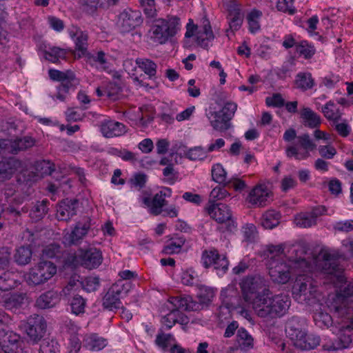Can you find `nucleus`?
I'll list each match as a JSON object with an SVG mask.
<instances>
[{"instance_id":"f257e3e1","label":"nucleus","mask_w":353,"mask_h":353,"mask_svg":"<svg viewBox=\"0 0 353 353\" xmlns=\"http://www.w3.org/2000/svg\"><path fill=\"white\" fill-rule=\"evenodd\" d=\"M317 266L326 274L327 282L339 288L330 299L329 307L341 318L347 319L353 325V283L346 284L343 269L339 262L336 253L322 250L318 256Z\"/></svg>"},{"instance_id":"f03ea898","label":"nucleus","mask_w":353,"mask_h":353,"mask_svg":"<svg viewBox=\"0 0 353 353\" xmlns=\"http://www.w3.org/2000/svg\"><path fill=\"white\" fill-rule=\"evenodd\" d=\"M290 297L285 294L272 295L269 291L259 296L253 302L252 308L259 317L272 320L284 316L290 308Z\"/></svg>"},{"instance_id":"7ed1b4c3","label":"nucleus","mask_w":353,"mask_h":353,"mask_svg":"<svg viewBox=\"0 0 353 353\" xmlns=\"http://www.w3.org/2000/svg\"><path fill=\"white\" fill-rule=\"evenodd\" d=\"M296 139L294 145L288 146L285 153L288 157H294L296 160L301 161L307 159L310 156V152L314 150L316 145L310 139L307 133L296 137V130L293 128L287 130L283 134V139L285 141H291Z\"/></svg>"},{"instance_id":"20e7f679","label":"nucleus","mask_w":353,"mask_h":353,"mask_svg":"<svg viewBox=\"0 0 353 353\" xmlns=\"http://www.w3.org/2000/svg\"><path fill=\"white\" fill-rule=\"evenodd\" d=\"M180 18L168 15L166 19H158L151 28V39L159 43H165L180 30Z\"/></svg>"},{"instance_id":"39448f33","label":"nucleus","mask_w":353,"mask_h":353,"mask_svg":"<svg viewBox=\"0 0 353 353\" xmlns=\"http://www.w3.org/2000/svg\"><path fill=\"white\" fill-rule=\"evenodd\" d=\"M292 295L301 304L312 305L319 301L316 287L312 285L311 279L305 275L296 277L292 286Z\"/></svg>"},{"instance_id":"423d86ee","label":"nucleus","mask_w":353,"mask_h":353,"mask_svg":"<svg viewBox=\"0 0 353 353\" xmlns=\"http://www.w3.org/2000/svg\"><path fill=\"white\" fill-rule=\"evenodd\" d=\"M268 281L260 274L248 276L241 283L243 297L245 302L252 304L259 296L269 292Z\"/></svg>"},{"instance_id":"0eeeda50","label":"nucleus","mask_w":353,"mask_h":353,"mask_svg":"<svg viewBox=\"0 0 353 353\" xmlns=\"http://www.w3.org/2000/svg\"><path fill=\"white\" fill-rule=\"evenodd\" d=\"M237 109V105L233 102H227L221 110L216 111L214 108H209L206 110V117L211 126L216 130L225 131L230 127V121L233 118Z\"/></svg>"},{"instance_id":"6e6552de","label":"nucleus","mask_w":353,"mask_h":353,"mask_svg":"<svg viewBox=\"0 0 353 353\" xmlns=\"http://www.w3.org/2000/svg\"><path fill=\"white\" fill-rule=\"evenodd\" d=\"M132 288L131 281L118 280L108 290L103 298L102 305L104 309L115 311L122 305L121 299L125 297Z\"/></svg>"},{"instance_id":"1a4fd4ad","label":"nucleus","mask_w":353,"mask_h":353,"mask_svg":"<svg viewBox=\"0 0 353 353\" xmlns=\"http://www.w3.org/2000/svg\"><path fill=\"white\" fill-rule=\"evenodd\" d=\"M57 272V266L52 261L42 259L32 268L28 273L30 284L39 285L50 279Z\"/></svg>"},{"instance_id":"9d476101","label":"nucleus","mask_w":353,"mask_h":353,"mask_svg":"<svg viewBox=\"0 0 353 353\" xmlns=\"http://www.w3.org/2000/svg\"><path fill=\"white\" fill-rule=\"evenodd\" d=\"M210 216L219 223L225 224V230L234 232L236 228V223L232 219V212L229 207L223 203H212L205 208Z\"/></svg>"},{"instance_id":"9b49d317","label":"nucleus","mask_w":353,"mask_h":353,"mask_svg":"<svg viewBox=\"0 0 353 353\" xmlns=\"http://www.w3.org/2000/svg\"><path fill=\"white\" fill-rule=\"evenodd\" d=\"M103 260L101 252L94 248L80 249L73 256V263L85 268L92 270L99 267Z\"/></svg>"},{"instance_id":"f8f14e48","label":"nucleus","mask_w":353,"mask_h":353,"mask_svg":"<svg viewBox=\"0 0 353 353\" xmlns=\"http://www.w3.org/2000/svg\"><path fill=\"white\" fill-rule=\"evenodd\" d=\"M274 250L271 252L276 254L283 253L289 259V262L298 265L300 267H307L308 262L306 261L305 256L307 254V248L302 244L292 245L288 247H283L278 245L274 248Z\"/></svg>"},{"instance_id":"ddd939ff","label":"nucleus","mask_w":353,"mask_h":353,"mask_svg":"<svg viewBox=\"0 0 353 353\" xmlns=\"http://www.w3.org/2000/svg\"><path fill=\"white\" fill-rule=\"evenodd\" d=\"M23 345L19 334L13 331L0 330V346L5 353H23Z\"/></svg>"},{"instance_id":"4468645a","label":"nucleus","mask_w":353,"mask_h":353,"mask_svg":"<svg viewBox=\"0 0 353 353\" xmlns=\"http://www.w3.org/2000/svg\"><path fill=\"white\" fill-rule=\"evenodd\" d=\"M292 265L283 260H273L269 268V274L274 283L285 284L292 276Z\"/></svg>"},{"instance_id":"2eb2a0df","label":"nucleus","mask_w":353,"mask_h":353,"mask_svg":"<svg viewBox=\"0 0 353 353\" xmlns=\"http://www.w3.org/2000/svg\"><path fill=\"white\" fill-rule=\"evenodd\" d=\"M46 327L45 319L39 314H34L28 319L26 332L32 343H37L43 337Z\"/></svg>"},{"instance_id":"dca6fc26","label":"nucleus","mask_w":353,"mask_h":353,"mask_svg":"<svg viewBox=\"0 0 353 353\" xmlns=\"http://www.w3.org/2000/svg\"><path fill=\"white\" fill-rule=\"evenodd\" d=\"M171 189L167 188L157 192L152 199L144 196L141 199L142 203L148 208L150 213L158 216L163 212V208L167 205L166 197L171 196Z\"/></svg>"},{"instance_id":"f3484780","label":"nucleus","mask_w":353,"mask_h":353,"mask_svg":"<svg viewBox=\"0 0 353 353\" xmlns=\"http://www.w3.org/2000/svg\"><path fill=\"white\" fill-rule=\"evenodd\" d=\"M201 263L205 268L213 266L224 274L228 269L229 261L223 254H219L216 250H204L202 252Z\"/></svg>"},{"instance_id":"a211bd4d","label":"nucleus","mask_w":353,"mask_h":353,"mask_svg":"<svg viewBox=\"0 0 353 353\" xmlns=\"http://www.w3.org/2000/svg\"><path fill=\"white\" fill-rule=\"evenodd\" d=\"M142 23L141 14L138 10L127 8L118 16L117 25L123 32H128Z\"/></svg>"},{"instance_id":"6ab92c4d","label":"nucleus","mask_w":353,"mask_h":353,"mask_svg":"<svg viewBox=\"0 0 353 353\" xmlns=\"http://www.w3.org/2000/svg\"><path fill=\"white\" fill-rule=\"evenodd\" d=\"M90 228V219L87 218L84 221H79L70 232H67L63 237V243L65 245H72L79 243L87 234Z\"/></svg>"},{"instance_id":"aec40b11","label":"nucleus","mask_w":353,"mask_h":353,"mask_svg":"<svg viewBox=\"0 0 353 353\" xmlns=\"http://www.w3.org/2000/svg\"><path fill=\"white\" fill-rule=\"evenodd\" d=\"M79 200L76 199H65L60 202L57 209V218L59 221H68L77 214L79 208Z\"/></svg>"},{"instance_id":"412c9836","label":"nucleus","mask_w":353,"mask_h":353,"mask_svg":"<svg viewBox=\"0 0 353 353\" xmlns=\"http://www.w3.org/2000/svg\"><path fill=\"white\" fill-rule=\"evenodd\" d=\"M25 299L26 294L23 293L0 292V305L12 312L22 307Z\"/></svg>"},{"instance_id":"4be33fe9","label":"nucleus","mask_w":353,"mask_h":353,"mask_svg":"<svg viewBox=\"0 0 353 353\" xmlns=\"http://www.w3.org/2000/svg\"><path fill=\"white\" fill-rule=\"evenodd\" d=\"M170 303L173 305L172 310L179 314V310L183 311H199L202 310L201 304L194 301L191 296H174L170 299Z\"/></svg>"},{"instance_id":"5701e85b","label":"nucleus","mask_w":353,"mask_h":353,"mask_svg":"<svg viewBox=\"0 0 353 353\" xmlns=\"http://www.w3.org/2000/svg\"><path fill=\"white\" fill-rule=\"evenodd\" d=\"M270 194V192L265 185H259L250 192L248 200L254 205L263 207L267 204Z\"/></svg>"},{"instance_id":"b1692460","label":"nucleus","mask_w":353,"mask_h":353,"mask_svg":"<svg viewBox=\"0 0 353 353\" xmlns=\"http://www.w3.org/2000/svg\"><path fill=\"white\" fill-rule=\"evenodd\" d=\"M214 38L210 23L208 19H203V25L196 33V41L197 44L203 48H208L209 42Z\"/></svg>"},{"instance_id":"393cba45","label":"nucleus","mask_w":353,"mask_h":353,"mask_svg":"<svg viewBox=\"0 0 353 353\" xmlns=\"http://www.w3.org/2000/svg\"><path fill=\"white\" fill-rule=\"evenodd\" d=\"M60 301L57 291L51 290L42 293L36 300L35 306L41 310L54 307Z\"/></svg>"},{"instance_id":"a878e982","label":"nucleus","mask_w":353,"mask_h":353,"mask_svg":"<svg viewBox=\"0 0 353 353\" xmlns=\"http://www.w3.org/2000/svg\"><path fill=\"white\" fill-rule=\"evenodd\" d=\"M101 131L107 138L119 137L125 132V126L120 122L108 120L101 123Z\"/></svg>"},{"instance_id":"bb28decb","label":"nucleus","mask_w":353,"mask_h":353,"mask_svg":"<svg viewBox=\"0 0 353 353\" xmlns=\"http://www.w3.org/2000/svg\"><path fill=\"white\" fill-rule=\"evenodd\" d=\"M300 117L304 126L309 128H316L321 123L320 115L313 111L310 108H303L300 111Z\"/></svg>"},{"instance_id":"cd10ccee","label":"nucleus","mask_w":353,"mask_h":353,"mask_svg":"<svg viewBox=\"0 0 353 353\" xmlns=\"http://www.w3.org/2000/svg\"><path fill=\"white\" fill-rule=\"evenodd\" d=\"M285 332L294 343L298 338L303 336L304 331L303 330L302 325L300 323L299 317L292 316L287 321Z\"/></svg>"},{"instance_id":"c85d7f7f","label":"nucleus","mask_w":353,"mask_h":353,"mask_svg":"<svg viewBox=\"0 0 353 353\" xmlns=\"http://www.w3.org/2000/svg\"><path fill=\"white\" fill-rule=\"evenodd\" d=\"M83 57L87 63L98 70H107L109 69L108 63L105 59V54L103 51L98 52L96 54L90 52L86 53Z\"/></svg>"},{"instance_id":"c756f323","label":"nucleus","mask_w":353,"mask_h":353,"mask_svg":"<svg viewBox=\"0 0 353 353\" xmlns=\"http://www.w3.org/2000/svg\"><path fill=\"white\" fill-rule=\"evenodd\" d=\"M320 343V337L317 335L307 334L303 332V336L298 338L294 343V346L303 350L314 349Z\"/></svg>"},{"instance_id":"7c9ffc66","label":"nucleus","mask_w":353,"mask_h":353,"mask_svg":"<svg viewBox=\"0 0 353 353\" xmlns=\"http://www.w3.org/2000/svg\"><path fill=\"white\" fill-rule=\"evenodd\" d=\"M48 204L49 201L47 199L32 203L29 212V216L32 221L37 222L45 216L48 212Z\"/></svg>"},{"instance_id":"2f4dec72","label":"nucleus","mask_w":353,"mask_h":353,"mask_svg":"<svg viewBox=\"0 0 353 353\" xmlns=\"http://www.w3.org/2000/svg\"><path fill=\"white\" fill-rule=\"evenodd\" d=\"M236 344L241 350H247L253 347L254 339L244 327H241L237 330Z\"/></svg>"},{"instance_id":"473e14b6","label":"nucleus","mask_w":353,"mask_h":353,"mask_svg":"<svg viewBox=\"0 0 353 353\" xmlns=\"http://www.w3.org/2000/svg\"><path fill=\"white\" fill-rule=\"evenodd\" d=\"M228 12L230 28L233 31L238 30L243 23V13L241 12V10L236 6H231L228 10Z\"/></svg>"},{"instance_id":"72a5a7b5","label":"nucleus","mask_w":353,"mask_h":353,"mask_svg":"<svg viewBox=\"0 0 353 353\" xmlns=\"http://www.w3.org/2000/svg\"><path fill=\"white\" fill-rule=\"evenodd\" d=\"M281 214L274 210H267L262 216L261 225L265 229H273L276 227L280 223Z\"/></svg>"},{"instance_id":"f704fd0d","label":"nucleus","mask_w":353,"mask_h":353,"mask_svg":"<svg viewBox=\"0 0 353 353\" xmlns=\"http://www.w3.org/2000/svg\"><path fill=\"white\" fill-rule=\"evenodd\" d=\"M295 84L297 88L305 92L314 86L315 81L310 72H299L296 75Z\"/></svg>"},{"instance_id":"c9c22d12","label":"nucleus","mask_w":353,"mask_h":353,"mask_svg":"<svg viewBox=\"0 0 353 353\" xmlns=\"http://www.w3.org/2000/svg\"><path fill=\"white\" fill-rule=\"evenodd\" d=\"M105 339L96 334L86 336L83 339V345L90 350L99 351L106 345Z\"/></svg>"},{"instance_id":"e433bc0d","label":"nucleus","mask_w":353,"mask_h":353,"mask_svg":"<svg viewBox=\"0 0 353 353\" xmlns=\"http://www.w3.org/2000/svg\"><path fill=\"white\" fill-rule=\"evenodd\" d=\"M32 251L30 246H21L14 254V261L19 265L28 264L32 259Z\"/></svg>"},{"instance_id":"4c0bfd02","label":"nucleus","mask_w":353,"mask_h":353,"mask_svg":"<svg viewBox=\"0 0 353 353\" xmlns=\"http://www.w3.org/2000/svg\"><path fill=\"white\" fill-rule=\"evenodd\" d=\"M50 78L53 81H60L61 83L67 81H75L76 75L72 70L60 71L58 70L50 69L48 71Z\"/></svg>"},{"instance_id":"58836bf2","label":"nucleus","mask_w":353,"mask_h":353,"mask_svg":"<svg viewBox=\"0 0 353 353\" xmlns=\"http://www.w3.org/2000/svg\"><path fill=\"white\" fill-rule=\"evenodd\" d=\"M324 117L333 122L335 120H341L342 113L332 101L327 102L321 109Z\"/></svg>"},{"instance_id":"ea45409f","label":"nucleus","mask_w":353,"mask_h":353,"mask_svg":"<svg viewBox=\"0 0 353 353\" xmlns=\"http://www.w3.org/2000/svg\"><path fill=\"white\" fill-rule=\"evenodd\" d=\"M214 296V290L210 287L201 286L199 289L197 298L199 299V304H201L202 309L207 307L212 301Z\"/></svg>"},{"instance_id":"a19ab883","label":"nucleus","mask_w":353,"mask_h":353,"mask_svg":"<svg viewBox=\"0 0 353 353\" xmlns=\"http://www.w3.org/2000/svg\"><path fill=\"white\" fill-rule=\"evenodd\" d=\"M15 275L10 272H5L0 276V290L5 292L17 286Z\"/></svg>"},{"instance_id":"79ce46f5","label":"nucleus","mask_w":353,"mask_h":353,"mask_svg":"<svg viewBox=\"0 0 353 353\" xmlns=\"http://www.w3.org/2000/svg\"><path fill=\"white\" fill-rule=\"evenodd\" d=\"M63 251L61 246L58 244H50L47 245L43 250L42 257L46 259H55L56 261H59L63 257Z\"/></svg>"},{"instance_id":"37998d69","label":"nucleus","mask_w":353,"mask_h":353,"mask_svg":"<svg viewBox=\"0 0 353 353\" xmlns=\"http://www.w3.org/2000/svg\"><path fill=\"white\" fill-rule=\"evenodd\" d=\"M46 59L52 63H57L59 59H65L67 55V51L63 48L58 47H51L44 52Z\"/></svg>"},{"instance_id":"c03bdc74","label":"nucleus","mask_w":353,"mask_h":353,"mask_svg":"<svg viewBox=\"0 0 353 353\" xmlns=\"http://www.w3.org/2000/svg\"><path fill=\"white\" fill-rule=\"evenodd\" d=\"M75 37L76 50L81 52L79 54V57H81L88 52L87 50L88 36L87 33L81 30H77L75 33Z\"/></svg>"},{"instance_id":"a18cd8bd","label":"nucleus","mask_w":353,"mask_h":353,"mask_svg":"<svg viewBox=\"0 0 353 353\" xmlns=\"http://www.w3.org/2000/svg\"><path fill=\"white\" fill-rule=\"evenodd\" d=\"M296 51L305 59H311L316 52V48L307 41H301L296 45Z\"/></svg>"},{"instance_id":"49530a36","label":"nucleus","mask_w":353,"mask_h":353,"mask_svg":"<svg viewBox=\"0 0 353 353\" xmlns=\"http://www.w3.org/2000/svg\"><path fill=\"white\" fill-rule=\"evenodd\" d=\"M86 301L81 296L75 294L70 300V306L72 313L79 315L85 312Z\"/></svg>"},{"instance_id":"de8ad7c7","label":"nucleus","mask_w":353,"mask_h":353,"mask_svg":"<svg viewBox=\"0 0 353 353\" xmlns=\"http://www.w3.org/2000/svg\"><path fill=\"white\" fill-rule=\"evenodd\" d=\"M34 140L30 137H24L23 138L17 139L13 143H10L12 150L15 153L19 151L25 150L32 147L34 145Z\"/></svg>"},{"instance_id":"09e8293b","label":"nucleus","mask_w":353,"mask_h":353,"mask_svg":"<svg viewBox=\"0 0 353 353\" xmlns=\"http://www.w3.org/2000/svg\"><path fill=\"white\" fill-rule=\"evenodd\" d=\"M136 63L150 77H154L157 73V64L150 59L138 58Z\"/></svg>"},{"instance_id":"8fccbe9b","label":"nucleus","mask_w":353,"mask_h":353,"mask_svg":"<svg viewBox=\"0 0 353 353\" xmlns=\"http://www.w3.org/2000/svg\"><path fill=\"white\" fill-rule=\"evenodd\" d=\"M79 83V81L76 79L75 81H67L60 83V85L57 87V94L56 96L57 99L61 101H64L70 90H74L75 89V86L78 85Z\"/></svg>"},{"instance_id":"3c124183","label":"nucleus","mask_w":353,"mask_h":353,"mask_svg":"<svg viewBox=\"0 0 353 353\" xmlns=\"http://www.w3.org/2000/svg\"><path fill=\"white\" fill-rule=\"evenodd\" d=\"M294 222L297 226L304 228H310L316 224V220L310 212H301L297 214Z\"/></svg>"},{"instance_id":"603ef678","label":"nucleus","mask_w":353,"mask_h":353,"mask_svg":"<svg viewBox=\"0 0 353 353\" xmlns=\"http://www.w3.org/2000/svg\"><path fill=\"white\" fill-rule=\"evenodd\" d=\"M262 12L259 10H254L247 16V20L249 25V30L252 33L256 32L260 29L259 19Z\"/></svg>"},{"instance_id":"864d4df0","label":"nucleus","mask_w":353,"mask_h":353,"mask_svg":"<svg viewBox=\"0 0 353 353\" xmlns=\"http://www.w3.org/2000/svg\"><path fill=\"white\" fill-rule=\"evenodd\" d=\"M81 287L88 292L96 291L100 286V281L98 276H90L85 277L81 281Z\"/></svg>"},{"instance_id":"5fc2aeb1","label":"nucleus","mask_w":353,"mask_h":353,"mask_svg":"<svg viewBox=\"0 0 353 353\" xmlns=\"http://www.w3.org/2000/svg\"><path fill=\"white\" fill-rule=\"evenodd\" d=\"M59 345L52 339H44L40 345L39 353H59Z\"/></svg>"},{"instance_id":"6e6d98bb","label":"nucleus","mask_w":353,"mask_h":353,"mask_svg":"<svg viewBox=\"0 0 353 353\" xmlns=\"http://www.w3.org/2000/svg\"><path fill=\"white\" fill-rule=\"evenodd\" d=\"M332 125L338 134L342 137H348L351 132V127L346 119L335 120L332 122Z\"/></svg>"},{"instance_id":"4d7b16f0","label":"nucleus","mask_w":353,"mask_h":353,"mask_svg":"<svg viewBox=\"0 0 353 353\" xmlns=\"http://www.w3.org/2000/svg\"><path fill=\"white\" fill-rule=\"evenodd\" d=\"M227 173L221 163H216L212 168V177L213 181L219 183H226Z\"/></svg>"},{"instance_id":"13d9d810","label":"nucleus","mask_w":353,"mask_h":353,"mask_svg":"<svg viewBox=\"0 0 353 353\" xmlns=\"http://www.w3.org/2000/svg\"><path fill=\"white\" fill-rule=\"evenodd\" d=\"M185 243V239L183 237L171 241L163 248V252L166 254H174L181 251L182 246Z\"/></svg>"},{"instance_id":"bf43d9fd","label":"nucleus","mask_w":353,"mask_h":353,"mask_svg":"<svg viewBox=\"0 0 353 353\" xmlns=\"http://www.w3.org/2000/svg\"><path fill=\"white\" fill-rule=\"evenodd\" d=\"M122 91L121 86L115 82H109L105 88L106 97L112 101H117Z\"/></svg>"},{"instance_id":"052dcab7","label":"nucleus","mask_w":353,"mask_h":353,"mask_svg":"<svg viewBox=\"0 0 353 353\" xmlns=\"http://www.w3.org/2000/svg\"><path fill=\"white\" fill-rule=\"evenodd\" d=\"M229 196L228 191L223 187H216L210 192L208 205L217 203L216 201L222 200Z\"/></svg>"},{"instance_id":"680f3d73","label":"nucleus","mask_w":353,"mask_h":353,"mask_svg":"<svg viewBox=\"0 0 353 353\" xmlns=\"http://www.w3.org/2000/svg\"><path fill=\"white\" fill-rule=\"evenodd\" d=\"M11 261V248H0V270L7 269Z\"/></svg>"},{"instance_id":"e2e57ef3","label":"nucleus","mask_w":353,"mask_h":353,"mask_svg":"<svg viewBox=\"0 0 353 353\" xmlns=\"http://www.w3.org/2000/svg\"><path fill=\"white\" fill-rule=\"evenodd\" d=\"M147 181V176L143 173H136L129 180V183L131 188H134L138 190H140L145 187Z\"/></svg>"},{"instance_id":"0e129e2a","label":"nucleus","mask_w":353,"mask_h":353,"mask_svg":"<svg viewBox=\"0 0 353 353\" xmlns=\"http://www.w3.org/2000/svg\"><path fill=\"white\" fill-rule=\"evenodd\" d=\"M36 170L41 175H51L55 170L54 164L49 161L43 160L37 162L36 164Z\"/></svg>"},{"instance_id":"69168bd1","label":"nucleus","mask_w":353,"mask_h":353,"mask_svg":"<svg viewBox=\"0 0 353 353\" xmlns=\"http://www.w3.org/2000/svg\"><path fill=\"white\" fill-rule=\"evenodd\" d=\"M208 153V149L205 150L201 146H197L190 149L187 153V157L193 161L203 160L206 158Z\"/></svg>"},{"instance_id":"338daca9","label":"nucleus","mask_w":353,"mask_h":353,"mask_svg":"<svg viewBox=\"0 0 353 353\" xmlns=\"http://www.w3.org/2000/svg\"><path fill=\"white\" fill-rule=\"evenodd\" d=\"M144 13L148 18H154L157 14L154 0H139Z\"/></svg>"},{"instance_id":"774afa93","label":"nucleus","mask_w":353,"mask_h":353,"mask_svg":"<svg viewBox=\"0 0 353 353\" xmlns=\"http://www.w3.org/2000/svg\"><path fill=\"white\" fill-rule=\"evenodd\" d=\"M242 233L245 241L252 242L256 236V228L252 223H247L242 228Z\"/></svg>"}]
</instances>
